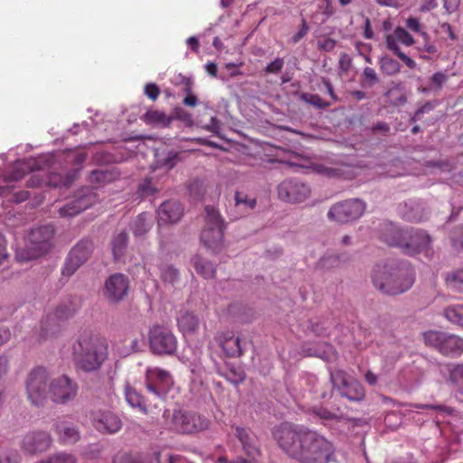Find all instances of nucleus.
Segmentation results:
<instances>
[{
    "label": "nucleus",
    "instance_id": "nucleus-21",
    "mask_svg": "<svg viewBox=\"0 0 463 463\" xmlns=\"http://www.w3.org/2000/svg\"><path fill=\"white\" fill-rule=\"evenodd\" d=\"M215 340L228 357H240L243 354L240 338L234 337L232 331L219 332Z\"/></svg>",
    "mask_w": 463,
    "mask_h": 463
},
{
    "label": "nucleus",
    "instance_id": "nucleus-28",
    "mask_svg": "<svg viewBox=\"0 0 463 463\" xmlns=\"http://www.w3.org/2000/svg\"><path fill=\"white\" fill-rule=\"evenodd\" d=\"M448 383L454 391L463 394V364H452L449 367Z\"/></svg>",
    "mask_w": 463,
    "mask_h": 463
},
{
    "label": "nucleus",
    "instance_id": "nucleus-34",
    "mask_svg": "<svg viewBox=\"0 0 463 463\" xmlns=\"http://www.w3.org/2000/svg\"><path fill=\"white\" fill-rule=\"evenodd\" d=\"M379 64L382 72L389 76L395 75L401 71L400 63L388 56L382 57Z\"/></svg>",
    "mask_w": 463,
    "mask_h": 463
},
{
    "label": "nucleus",
    "instance_id": "nucleus-57",
    "mask_svg": "<svg viewBox=\"0 0 463 463\" xmlns=\"http://www.w3.org/2000/svg\"><path fill=\"white\" fill-rule=\"evenodd\" d=\"M411 406L414 407V408H417V409H430V410H435V411H444V412H448V413H449L451 411V410L449 408H448L447 406H444V405H432V404H420V403H416V404H413Z\"/></svg>",
    "mask_w": 463,
    "mask_h": 463
},
{
    "label": "nucleus",
    "instance_id": "nucleus-56",
    "mask_svg": "<svg viewBox=\"0 0 463 463\" xmlns=\"http://www.w3.org/2000/svg\"><path fill=\"white\" fill-rule=\"evenodd\" d=\"M189 192L191 194H194V196L195 197H201L203 193H204V190H203V184L198 181V180H195L190 185H189Z\"/></svg>",
    "mask_w": 463,
    "mask_h": 463
},
{
    "label": "nucleus",
    "instance_id": "nucleus-50",
    "mask_svg": "<svg viewBox=\"0 0 463 463\" xmlns=\"http://www.w3.org/2000/svg\"><path fill=\"white\" fill-rule=\"evenodd\" d=\"M284 66V60L282 58H276L273 61L269 63L264 69L267 74H278L280 72Z\"/></svg>",
    "mask_w": 463,
    "mask_h": 463
},
{
    "label": "nucleus",
    "instance_id": "nucleus-62",
    "mask_svg": "<svg viewBox=\"0 0 463 463\" xmlns=\"http://www.w3.org/2000/svg\"><path fill=\"white\" fill-rule=\"evenodd\" d=\"M352 60L347 53H342L339 59V67L341 70L346 71L351 66Z\"/></svg>",
    "mask_w": 463,
    "mask_h": 463
},
{
    "label": "nucleus",
    "instance_id": "nucleus-54",
    "mask_svg": "<svg viewBox=\"0 0 463 463\" xmlns=\"http://www.w3.org/2000/svg\"><path fill=\"white\" fill-rule=\"evenodd\" d=\"M178 155L175 151H169L166 157L162 159V165L167 169L173 168L176 165Z\"/></svg>",
    "mask_w": 463,
    "mask_h": 463
},
{
    "label": "nucleus",
    "instance_id": "nucleus-6",
    "mask_svg": "<svg viewBox=\"0 0 463 463\" xmlns=\"http://www.w3.org/2000/svg\"><path fill=\"white\" fill-rule=\"evenodd\" d=\"M424 343L444 355L458 356L463 353V338L441 331L430 330L423 334Z\"/></svg>",
    "mask_w": 463,
    "mask_h": 463
},
{
    "label": "nucleus",
    "instance_id": "nucleus-35",
    "mask_svg": "<svg viewBox=\"0 0 463 463\" xmlns=\"http://www.w3.org/2000/svg\"><path fill=\"white\" fill-rule=\"evenodd\" d=\"M160 278L165 283L175 284L179 279L178 270L172 265L162 264L159 267Z\"/></svg>",
    "mask_w": 463,
    "mask_h": 463
},
{
    "label": "nucleus",
    "instance_id": "nucleus-27",
    "mask_svg": "<svg viewBox=\"0 0 463 463\" xmlns=\"http://www.w3.org/2000/svg\"><path fill=\"white\" fill-rule=\"evenodd\" d=\"M177 325L179 330L184 335H193L194 334L200 326V321L198 317L192 313L185 311L182 313L177 318Z\"/></svg>",
    "mask_w": 463,
    "mask_h": 463
},
{
    "label": "nucleus",
    "instance_id": "nucleus-53",
    "mask_svg": "<svg viewBox=\"0 0 463 463\" xmlns=\"http://www.w3.org/2000/svg\"><path fill=\"white\" fill-rule=\"evenodd\" d=\"M309 27L305 19H302V23L298 32L292 36L291 42L292 43H298L301 39H303L308 33Z\"/></svg>",
    "mask_w": 463,
    "mask_h": 463
},
{
    "label": "nucleus",
    "instance_id": "nucleus-16",
    "mask_svg": "<svg viewBox=\"0 0 463 463\" xmlns=\"http://www.w3.org/2000/svg\"><path fill=\"white\" fill-rule=\"evenodd\" d=\"M78 386L67 376H59L49 384L51 399L56 403H66L75 398Z\"/></svg>",
    "mask_w": 463,
    "mask_h": 463
},
{
    "label": "nucleus",
    "instance_id": "nucleus-58",
    "mask_svg": "<svg viewBox=\"0 0 463 463\" xmlns=\"http://www.w3.org/2000/svg\"><path fill=\"white\" fill-rule=\"evenodd\" d=\"M314 413L323 420H332L336 417L335 413L323 407L314 409Z\"/></svg>",
    "mask_w": 463,
    "mask_h": 463
},
{
    "label": "nucleus",
    "instance_id": "nucleus-25",
    "mask_svg": "<svg viewBox=\"0 0 463 463\" xmlns=\"http://www.w3.org/2000/svg\"><path fill=\"white\" fill-rule=\"evenodd\" d=\"M54 428L59 440L63 444L76 443L80 438V431L75 425L65 419L57 420Z\"/></svg>",
    "mask_w": 463,
    "mask_h": 463
},
{
    "label": "nucleus",
    "instance_id": "nucleus-46",
    "mask_svg": "<svg viewBox=\"0 0 463 463\" xmlns=\"http://www.w3.org/2000/svg\"><path fill=\"white\" fill-rule=\"evenodd\" d=\"M184 91L187 93V96L184 99L183 103L188 107H195L198 103V99L192 93V82L190 80H187Z\"/></svg>",
    "mask_w": 463,
    "mask_h": 463
},
{
    "label": "nucleus",
    "instance_id": "nucleus-11",
    "mask_svg": "<svg viewBox=\"0 0 463 463\" xmlns=\"http://www.w3.org/2000/svg\"><path fill=\"white\" fill-rule=\"evenodd\" d=\"M279 200L288 203H300L309 198L310 186L298 179H285L277 187Z\"/></svg>",
    "mask_w": 463,
    "mask_h": 463
},
{
    "label": "nucleus",
    "instance_id": "nucleus-19",
    "mask_svg": "<svg viewBox=\"0 0 463 463\" xmlns=\"http://www.w3.org/2000/svg\"><path fill=\"white\" fill-rule=\"evenodd\" d=\"M431 239L424 231H414L407 229V240L403 253L415 255L424 252L426 255L430 250Z\"/></svg>",
    "mask_w": 463,
    "mask_h": 463
},
{
    "label": "nucleus",
    "instance_id": "nucleus-64",
    "mask_svg": "<svg viewBox=\"0 0 463 463\" xmlns=\"http://www.w3.org/2000/svg\"><path fill=\"white\" fill-rule=\"evenodd\" d=\"M447 279L450 281V283H463V269L453 272Z\"/></svg>",
    "mask_w": 463,
    "mask_h": 463
},
{
    "label": "nucleus",
    "instance_id": "nucleus-31",
    "mask_svg": "<svg viewBox=\"0 0 463 463\" xmlns=\"http://www.w3.org/2000/svg\"><path fill=\"white\" fill-rule=\"evenodd\" d=\"M128 245V234L126 232H120L113 237L111 241L112 252L115 260H118L124 254Z\"/></svg>",
    "mask_w": 463,
    "mask_h": 463
},
{
    "label": "nucleus",
    "instance_id": "nucleus-43",
    "mask_svg": "<svg viewBox=\"0 0 463 463\" xmlns=\"http://www.w3.org/2000/svg\"><path fill=\"white\" fill-rule=\"evenodd\" d=\"M362 80L364 85L373 86L378 81V76L374 69L371 67H365L363 71Z\"/></svg>",
    "mask_w": 463,
    "mask_h": 463
},
{
    "label": "nucleus",
    "instance_id": "nucleus-55",
    "mask_svg": "<svg viewBox=\"0 0 463 463\" xmlns=\"http://www.w3.org/2000/svg\"><path fill=\"white\" fill-rule=\"evenodd\" d=\"M228 379L233 383H242L245 379V373L241 370H235L233 368L229 370Z\"/></svg>",
    "mask_w": 463,
    "mask_h": 463
},
{
    "label": "nucleus",
    "instance_id": "nucleus-24",
    "mask_svg": "<svg viewBox=\"0 0 463 463\" xmlns=\"http://www.w3.org/2000/svg\"><path fill=\"white\" fill-rule=\"evenodd\" d=\"M157 213L159 222L175 223L182 218L184 209L177 201H165L160 205Z\"/></svg>",
    "mask_w": 463,
    "mask_h": 463
},
{
    "label": "nucleus",
    "instance_id": "nucleus-63",
    "mask_svg": "<svg viewBox=\"0 0 463 463\" xmlns=\"http://www.w3.org/2000/svg\"><path fill=\"white\" fill-rule=\"evenodd\" d=\"M447 80V76L442 72H436L431 77V81L438 88H440L443 83Z\"/></svg>",
    "mask_w": 463,
    "mask_h": 463
},
{
    "label": "nucleus",
    "instance_id": "nucleus-42",
    "mask_svg": "<svg viewBox=\"0 0 463 463\" xmlns=\"http://www.w3.org/2000/svg\"><path fill=\"white\" fill-rule=\"evenodd\" d=\"M451 243L456 250L463 249V225L456 227L450 234Z\"/></svg>",
    "mask_w": 463,
    "mask_h": 463
},
{
    "label": "nucleus",
    "instance_id": "nucleus-39",
    "mask_svg": "<svg viewBox=\"0 0 463 463\" xmlns=\"http://www.w3.org/2000/svg\"><path fill=\"white\" fill-rule=\"evenodd\" d=\"M301 99L317 109H326L330 106L329 102L323 100L317 94L303 93Z\"/></svg>",
    "mask_w": 463,
    "mask_h": 463
},
{
    "label": "nucleus",
    "instance_id": "nucleus-12",
    "mask_svg": "<svg viewBox=\"0 0 463 463\" xmlns=\"http://www.w3.org/2000/svg\"><path fill=\"white\" fill-rule=\"evenodd\" d=\"M94 245L91 240H80L69 252L61 273L63 276L71 277L83 265L93 252Z\"/></svg>",
    "mask_w": 463,
    "mask_h": 463
},
{
    "label": "nucleus",
    "instance_id": "nucleus-44",
    "mask_svg": "<svg viewBox=\"0 0 463 463\" xmlns=\"http://www.w3.org/2000/svg\"><path fill=\"white\" fill-rule=\"evenodd\" d=\"M394 34L398 41L406 46H411L414 43L413 37L402 27H397L394 30Z\"/></svg>",
    "mask_w": 463,
    "mask_h": 463
},
{
    "label": "nucleus",
    "instance_id": "nucleus-33",
    "mask_svg": "<svg viewBox=\"0 0 463 463\" xmlns=\"http://www.w3.org/2000/svg\"><path fill=\"white\" fill-rule=\"evenodd\" d=\"M445 317L451 323L463 326V305H450L444 309Z\"/></svg>",
    "mask_w": 463,
    "mask_h": 463
},
{
    "label": "nucleus",
    "instance_id": "nucleus-7",
    "mask_svg": "<svg viewBox=\"0 0 463 463\" xmlns=\"http://www.w3.org/2000/svg\"><path fill=\"white\" fill-rule=\"evenodd\" d=\"M54 232L52 225H43L31 230L26 241L28 260L37 259L52 249Z\"/></svg>",
    "mask_w": 463,
    "mask_h": 463
},
{
    "label": "nucleus",
    "instance_id": "nucleus-29",
    "mask_svg": "<svg viewBox=\"0 0 463 463\" xmlns=\"http://www.w3.org/2000/svg\"><path fill=\"white\" fill-rule=\"evenodd\" d=\"M174 118L167 116L165 112L158 109H149L143 116V120L149 125L168 127Z\"/></svg>",
    "mask_w": 463,
    "mask_h": 463
},
{
    "label": "nucleus",
    "instance_id": "nucleus-20",
    "mask_svg": "<svg viewBox=\"0 0 463 463\" xmlns=\"http://www.w3.org/2000/svg\"><path fill=\"white\" fill-rule=\"evenodd\" d=\"M50 435L45 431H33L27 433L22 441V448L30 454L45 451L51 445Z\"/></svg>",
    "mask_w": 463,
    "mask_h": 463
},
{
    "label": "nucleus",
    "instance_id": "nucleus-30",
    "mask_svg": "<svg viewBox=\"0 0 463 463\" xmlns=\"http://www.w3.org/2000/svg\"><path fill=\"white\" fill-rule=\"evenodd\" d=\"M151 218L145 213L139 214L133 222L131 230L135 236H142L151 228Z\"/></svg>",
    "mask_w": 463,
    "mask_h": 463
},
{
    "label": "nucleus",
    "instance_id": "nucleus-60",
    "mask_svg": "<svg viewBox=\"0 0 463 463\" xmlns=\"http://www.w3.org/2000/svg\"><path fill=\"white\" fill-rule=\"evenodd\" d=\"M318 172L326 175V176H329V177H335V176H340V170L337 169V168H332V167H326V166H318Z\"/></svg>",
    "mask_w": 463,
    "mask_h": 463
},
{
    "label": "nucleus",
    "instance_id": "nucleus-2",
    "mask_svg": "<svg viewBox=\"0 0 463 463\" xmlns=\"http://www.w3.org/2000/svg\"><path fill=\"white\" fill-rule=\"evenodd\" d=\"M108 343L95 335H81L72 346L76 366L84 372L99 370L108 358Z\"/></svg>",
    "mask_w": 463,
    "mask_h": 463
},
{
    "label": "nucleus",
    "instance_id": "nucleus-48",
    "mask_svg": "<svg viewBox=\"0 0 463 463\" xmlns=\"http://www.w3.org/2000/svg\"><path fill=\"white\" fill-rule=\"evenodd\" d=\"M336 45V41L330 37H322L317 41V48L326 52H332Z\"/></svg>",
    "mask_w": 463,
    "mask_h": 463
},
{
    "label": "nucleus",
    "instance_id": "nucleus-3",
    "mask_svg": "<svg viewBox=\"0 0 463 463\" xmlns=\"http://www.w3.org/2000/svg\"><path fill=\"white\" fill-rule=\"evenodd\" d=\"M376 288L387 295H398L411 288L414 282L413 273L407 265H377L373 273Z\"/></svg>",
    "mask_w": 463,
    "mask_h": 463
},
{
    "label": "nucleus",
    "instance_id": "nucleus-4",
    "mask_svg": "<svg viewBox=\"0 0 463 463\" xmlns=\"http://www.w3.org/2000/svg\"><path fill=\"white\" fill-rule=\"evenodd\" d=\"M209 420L203 415L188 411H175L166 420L167 428L176 433L193 434L208 429Z\"/></svg>",
    "mask_w": 463,
    "mask_h": 463
},
{
    "label": "nucleus",
    "instance_id": "nucleus-8",
    "mask_svg": "<svg viewBox=\"0 0 463 463\" xmlns=\"http://www.w3.org/2000/svg\"><path fill=\"white\" fill-rule=\"evenodd\" d=\"M27 398L33 405L43 406L49 393L48 373L43 367L30 372L26 380Z\"/></svg>",
    "mask_w": 463,
    "mask_h": 463
},
{
    "label": "nucleus",
    "instance_id": "nucleus-18",
    "mask_svg": "<svg viewBox=\"0 0 463 463\" xmlns=\"http://www.w3.org/2000/svg\"><path fill=\"white\" fill-rule=\"evenodd\" d=\"M90 420L93 427L101 433L118 432L122 426L120 419L109 411H92Z\"/></svg>",
    "mask_w": 463,
    "mask_h": 463
},
{
    "label": "nucleus",
    "instance_id": "nucleus-61",
    "mask_svg": "<svg viewBox=\"0 0 463 463\" xmlns=\"http://www.w3.org/2000/svg\"><path fill=\"white\" fill-rule=\"evenodd\" d=\"M43 179L40 175V174H33L31 177L26 181V184L29 187H39L43 184Z\"/></svg>",
    "mask_w": 463,
    "mask_h": 463
},
{
    "label": "nucleus",
    "instance_id": "nucleus-49",
    "mask_svg": "<svg viewBox=\"0 0 463 463\" xmlns=\"http://www.w3.org/2000/svg\"><path fill=\"white\" fill-rule=\"evenodd\" d=\"M398 39L396 38V35L393 34H387L385 36V43L388 50L392 52L396 56L399 55L402 51L401 50L400 46L398 45Z\"/></svg>",
    "mask_w": 463,
    "mask_h": 463
},
{
    "label": "nucleus",
    "instance_id": "nucleus-15",
    "mask_svg": "<svg viewBox=\"0 0 463 463\" xmlns=\"http://www.w3.org/2000/svg\"><path fill=\"white\" fill-rule=\"evenodd\" d=\"M173 383V377L166 370L155 367L148 368L146 372V389L157 397H162Z\"/></svg>",
    "mask_w": 463,
    "mask_h": 463
},
{
    "label": "nucleus",
    "instance_id": "nucleus-1",
    "mask_svg": "<svg viewBox=\"0 0 463 463\" xmlns=\"http://www.w3.org/2000/svg\"><path fill=\"white\" fill-rule=\"evenodd\" d=\"M273 437L279 446L299 463H329L335 460V447L323 436L288 422L276 427Z\"/></svg>",
    "mask_w": 463,
    "mask_h": 463
},
{
    "label": "nucleus",
    "instance_id": "nucleus-59",
    "mask_svg": "<svg viewBox=\"0 0 463 463\" xmlns=\"http://www.w3.org/2000/svg\"><path fill=\"white\" fill-rule=\"evenodd\" d=\"M174 118H178L186 124L192 123V115L186 111H184L183 109H176L175 110V116Z\"/></svg>",
    "mask_w": 463,
    "mask_h": 463
},
{
    "label": "nucleus",
    "instance_id": "nucleus-23",
    "mask_svg": "<svg viewBox=\"0 0 463 463\" xmlns=\"http://www.w3.org/2000/svg\"><path fill=\"white\" fill-rule=\"evenodd\" d=\"M381 239L389 246L400 248L402 252L407 240V230L399 229L392 223H385Z\"/></svg>",
    "mask_w": 463,
    "mask_h": 463
},
{
    "label": "nucleus",
    "instance_id": "nucleus-40",
    "mask_svg": "<svg viewBox=\"0 0 463 463\" xmlns=\"http://www.w3.org/2000/svg\"><path fill=\"white\" fill-rule=\"evenodd\" d=\"M112 463H142V460L138 454L118 452L113 457Z\"/></svg>",
    "mask_w": 463,
    "mask_h": 463
},
{
    "label": "nucleus",
    "instance_id": "nucleus-9",
    "mask_svg": "<svg viewBox=\"0 0 463 463\" xmlns=\"http://www.w3.org/2000/svg\"><path fill=\"white\" fill-rule=\"evenodd\" d=\"M330 380L335 388H336L341 396L354 402L364 400L365 392L356 379L351 377L344 370H334L330 372Z\"/></svg>",
    "mask_w": 463,
    "mask_h": 463
},
{
    "label": "nucleus",
    "instance_id": "nucleus-22",
    "mask_svg": "<svg viewBox=\"0 0 463 463\" xmlns=\"http://www.w3.org/2000/svg\"><path fill=\"white\" fill-rule=\"evenodd\" d=\"M235 436L240 440L243 451L248 457L255 459L260 456V450L256 435L248 429L236 427Z\"/></svg>",
    "mask_w": 463,
    "mask_h": 463
},
{
    "label": "nucleus",
    "instance_id": "nucleus-10",
    "mask_svg": "<svg viewBox=\"0 0 463 463\" xmlns=\"http://www.w3.org/2000/svg\"><path fill=\"white\" fill-rule=\"evenodd\" d=\"M365 210V203L359 199H351L335 203L328 211L331 221L345 223L360 218Z\"/></svg>",
    "mask_w": 463,
    "mask_h": 463
},
{
    "label": "nucleus",
    "instance_id": "nucleus-45",
    "mask_svg": "<svg viewBox=\"0 0 463 463\" xmlns=\"http://www.w3.org/2000/svg\"><path fill=\"white\" fill-rule=\"evenodd\" d=\"M111 180V174L103 170H94L90 175L91 183H106Z\"/></svg>",
    "mask_w": 463,
    "mask_h": 463
},
{
    "label": "nucleus",
    "instance_id": "nucleus-32",
    "mask_svg": "<svg viewBox=\"0 0 463 463\" xmlns=\"http://www.w3.org/2000/svg\"><path fill=\"white\" fill-rule=\"evenodd\" d=\"M194 266L196 272L203 276L204 279H212L215 275L216 270L213 263L203 260L201 257L194 258Z\"/></svg>",
    "mask_w": 463,
    "mask_h": 463
},
{
    "label": "nucleus",
    "instance_id": "nucleus-5",
    "mask_svg": "<svg viewBox=\"0 0 463 463\" xmlns=\"http://www.w3.org/2000/svg\"><path fill=\"white\" fill-rule=\"evenodd\" d=\"M205 213L206 224L201 233V241L207 249L217 252L222 248L223 221L214 207L206 206Z\"/></svg>",
    "mask_w": 463,
    "mask_h": 463
},
{
    "label": "nucleus",
    "instance_id": "nucleus-51",
    "mask_svg": "<svg viewBox=\"0 0 463 463\" xmlns=\"http://www.w3.org/2000/svg\"><path fill=\"white\" fill-rule=\"evenodd\" d=\"M406 26L408 29H410L412 32L420 33L425 39L427 38L428 34L426 32H423L421 30V24L420 21L415 17H409L406 20Z\"/></svg>",
    "mask_w": 463,
    "mask_h": 463
},
{
    "label": "nucleus",
    "instance_id": "nucleus-37",
    "mask_svg": "<svg viewBox=\"0 0 463 463\" xmlns=\"http://www.w3.org/2000/svg\"><path fill=\"white\" fill-rule=\"evenodd\" d=\"M75 312V308H71L66 305H61L56 307L52 314L47 316V320H64L71 317Z\"/></svg>",
    "mask_w": 463,
    "mask_h": 463
},
{
    "label": "nucleus",
    "instance_id": "nucleus-52",
    "mask_svg": "<svg viewBox=\"0 0 463 463\" xmlns=\"http://www.w3.org/2000/svg\"><path fill=\"white\" fill-rule=\"evenodd\" d=\"M144 93L148 99L155 101L160 95V89L156 83H147L145 86Z\"/></svg>",
    "mask_w": 463,
    "mask_h": 463
},
{
    "label": "nucleus",
    "instance_id": "nucleus-38",
    "mask_svg": "<svg viewBox=\"0 0 463 463\" xmlns=\"http://www.w3.org/2000/svg\"><path fill=\"white\" fill-rule=\"evenodd\" d=\"M72 180L70 176H62L60 174L52 173L49 175L47 184L52 187L69 186Z\"/></svg>",
    "mask_w": 463,
    "mask_h": 463
},
{
    "label": "nucleus",
    "instance_id": "nucleus-47",
    "mask_svg": "<svg viewBox=\"0 0 463 463\" xmlns=\"http://www.w3.org/2000/svg\"><path fill=\"white\" fill-rule=\"evenodd\" d=\"M0 463H20V456L15 450H4L0 453Z\"/></svg>",
    "mask_w": 463,
    "mask_h": 463
},
{
    "label": "nucleus",
    "instance_id": "nucleus-41",
    "mask_svg": "<svg viewBox=\"0 0 463 463\" xmlns=\"http://www.w3.org/2000/svg\"><path fill=\"white\" fill-rule=\"evenodd\" d=\"M41 463H76V459L71 454L58 453L43 460Z\"/></svg>",
    "mask_w": 463,
    "mask_h": 463
},
{
    "label": "nucleus",
    "instance_id": "nucleus-26",
    "mask_svg": "<svg viewBox=\"0 0 463 463\" xmlns=\"http://www.w3.org/2000/svg\"><path fill=\"white\" fill-rule=\"evenodd\" d=\"M235 204L234 208L236 211V214L234 218H241L246 214H248L250 211H252L256 206V198L249 196L248 194L242 192H236L234 195Z\"/></svg>",
    "mask_w": 463,
    "mask_h": 463
},
{
    "label": "nucleus",
    "instance_id": "nucleus-14",
    "mask_svg": "<svg viewBox=\"0 0 463 463\" xmlns=\"http://www.w3.org/2000/svg\"><path fill=\"white\" fill-rule=\"evenodd\" d=\"M151 350L159 354H171L176 350V339L167 328L156 326L150 331Z\"/></svg>",
    "mask_w": 463,
    "mask_h": 463
},
{
    "label": "nucleus",
    "instance_id": "nucleus-13",
    "mask_svg": "<svg viewBox=\"0 0 463 463\" xmlns=\"http://www.w3.org/2000/svg\"><path fill=\"white\" fill-rule=\"evenodd\" d=\"M98 195L93 189L80 190L71 200L59 209L61 217H73L95 204Z\"/></svg>",
    "mask_w": 463,
    "mask_h": 463
},
{
    "label": "nucleus",
    "instance_id": "nucleus-17",
    "mask_svg": "<svg viewBox=\"0 0 463 463\" xmlns=\"http://www.w3.org/2000/svg\"><path fill=\"white\" fill-rule=\"evenodd\" d=\"M128 288V278L124 274L115 273L105 281L104 296L109 302L118 303L127 296Z\"/></svg>",
    "mask_w": 463,
    "mask_h": 463
},
{
    "label": "nucleus",
    "instance_id": "nucleus-36",
    "mask_svg": "<svg viewBox=\"0 0 463 463\" xmlns=\"http://www.w3.org/2000/svg\"><path fill=\"white\" fill-rule=\"evenodd\" d=\"M126 400L132 407H138L142 411L146 412L144 399L136 390L128 388L126 391Z\"/></svg>",
    "mask_w": 463,
    "mask_h": 463
}]
</instances>
